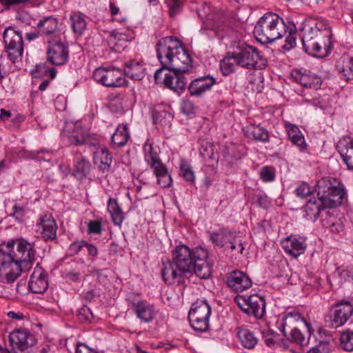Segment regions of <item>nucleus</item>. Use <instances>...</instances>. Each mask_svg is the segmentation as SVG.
Here are the masks:
<instances>
[{
    "label": "nucleus",
    "mask_w": 353,
    "mask_h": 353,
    "mask_svg": "<svg viewBox=\"0 0 353 353\" xmlns=\"http://www.w3.org/2000/svg\"><path fill=\"white\" fill-rule=\"evenodd\" d=\"M10 350L3 349V353H30L36 343L35 336L28 330L18 329L9 336Z\"/></svg>",
    "instance_id": "1a4fd4ad"
},
{
    "label": "nucleus",
    "mask_w": 353,
    "mask_h": 353,
    "mask_svg": "<svg viewBox=\"0 0 353 353\" xmlns=\"http://www.w3.org/2000/svg\"><path fill=\"white\" fill-rule=\"evenodd\" d=\"M330 345L329 341H320L317 345L311 347L307 353H330Z\"/></svg>",
    "instance_id": "603ef678"
},
{
    "label": "nucleus",
    "mask_w": 353,
    "mask_h": 353,
    "mask_svg": "<svg viewBox=\"0 0 353 353\" xmlns=\"http://www.w3.org/2000/svg\"><path fill=\"white\" fill-rule=\"evenodd\" d=\"M180 174L184 178V179L190 183H194L195 181L194 172L192 170L190 165L186 163H182L181 165V173Z\"/></svg>",
    "instance_id": "3c124183"
},
{
    "label": "nucleus",
    "mask_w": 353,
    "mask_h": 353,
    "mask_svg": "<svg viewBox=\"0 0 353 353\" xmlns=\"http://www.w3.org/2000/svg\"><path fill=\"white\" fill-rule=\"evenodd\" d=\"M34 244L16 239L0 244V277L8 283L14 282L23 271L30 269L35 260Z\"/></svg>",
    "instance_id": "f03ea898"
},
{
    "label": "nucleus",
    "mask_w": 353,
    "mask_h": 353,
    "mask_svg": "<svg viewBox=\"0 0 353 353\" xmlns=\"http://www.w3.org/2000/svg\"><path fill=\"white\" fill-rule=\"evenodd\" d=\"M327 216L331 219L332 222H327L326 220H324L323 221V225L325 228H330V231L334 233H339L343 230L344 226L339 219L330 212H327Z\"/></svg>",
    "instance_id": "09e8293b"
},
{
    "label": "nucleus",
    "mask_w": 353,
    "mask_h": 353,
    "mask_svg": "<svg viewBox=\"0 0 353 353\" xmlns=\"http://www.w3.org/2000/svg\"><path fill=\"white\" fill-rule=\"evenodd\" d=\"M336 150L347 169L353 171V137L350 135L341 137L336 144Z\"/></svg>",
    "instance_id": "aec40b11"
},
{
    "label": "nucleus",
    "mask_w": 353,
    "mask_h": 353,
    "mask_svg": "<svg viewBox=\"0 0 353 353\" xmlns=\"http://www.w3.org/2000/svg\"><path fill=\"white\" fill-rule=\"evenodd\" d=\"M37 228L45 241L53 240L57 236V226L54 219L50 215H44L37 223Z\"/></svg>",
    "instance_id": "5701e85b"
},
{
    "label": "nucleus",
    "mask_w": 353,
    "mask_h": 353,
    "mask_svg": "<svg viewBox=\"0 0 353 353\" xmlns=\"http://www.w3.org/2000/svg\"><path fill=\"white\" fill-rule=\"evenodd\" d=\"M153 121L155 124L162 126L170 125L172 114L165 110H161V107H155L152 110Z\"/></svg>",
    "instance_id": "e433bc0d"
},
{
    "label": "nucleus",
    "mask_w": 353,
    "mask_h": 353,
    "mask_svg": "<svg viewBox=\"0 0 353 353\" xmlns=\"http://www.w3.org/2000/svg\"><path fill=\"white\" fill-rule=\"evenodd\" d=\"M281 245L284 250L294 257H297L303 254L306 248V245L303 240H301L292 235L283 239L281 241Z\"/></svg>",
    "instance_id": "b1692460"
},
{
    "label": "nucleus",
    "mask_w": 353,
    "mask_h": 353,
    "mask_svg": "<svg viewBox=\"0 0 353 353\" xmlns=\"http://www.w3.org/2000/svg\"><path fill=\"white\" fill-rule=\"evenodd\" d=\"M76 353H97L94 349L84 343H79L76 347Z\"/></svg>",
    "instance_id": "680f3d73"
},
{
    "label": "nucleus",
    "mask_w": 353,
    "mask_h": 353,
    "mask_svg": "<svg viewBox=\"0 0 353 353\" xmlns=\"http://www.w3.org/2000/svg\"><path fill=\"white\" fill-rule=\"evenodd\" d=\"M210 239L216 246L224 250H236L240 254H242L244 250V247L237 233L228 230L226 228L220 229L217 232H210Z\"/></svg>",
    "instance_id": "9b49d317"
},
{
    "label": "nucleus",
    "mask_w": 353,
    "mask_h": 353,
    "mask_svg": "<svg viewBox=\"0 0 353 353\" xmlns=\"http://www.w3.org/2000/svg\"><path fill=\"white\" fill-rule=\"evenodd\" d=\"M92 77L96 81L107 87H121L125 84L122 70L114 67H99L95 69Z\"/></svg>",
    "instance_id": "ddd939ff"
},
{
    "label": "nucleus",
    "mask_w": 353,
    "mask_h": 353,
    "mask_svg": "<svg viewBox=\"0 0 353 353\" xmlns=\"http://www.w3.org/2000/svg\"><path fill=\"white\" fill-rule=\"evenodd\" d=\"M296 32L294 24L287 26V34L284 36L285 37V44L283 49L289 50L294 48L296 45Z\"/></svg>",
    "instance_id": "a18cd8bd"
},
{
    "label": "nucleus",
    "mask_w": 353,
    "mask_h": 353,
    "mask_svg": "<svg viewBox=\"0 0 353 353\" xmlns=\"http://www.w3.org/2000/svg\"><path fill=\"white\" fill-rule=\"evenodd\" d=\"M340 346L347 352L353 351V332L351 330L344 331L340 337Z\"/></svg>",
    "instance_id": "49530a36"
},
{
    "label": "nucleus",
    "mask_w": 353,
    "mask_h": 353,
    "mask_svg": "<svg viewBox=\"0 0 353 353\" xmlns=\"http://www.w3.org/2000/svg\"><path fill=\"white\" fill-rule=\"evenodd\" d=\"M181 110L187 115L194 113V105L190 101H184L181 104Z\"/></svg>",
    "instance_id": "052dcab7"
},
{
    "label": "nucleus",
    "mask_w": 353,
    "mask_h": 353,
    "mask_svg": "<svg viewBox=\"0 0 353 353\" xmlns=\"http://www.w3.org/2000/svg\"><path fill=\"white\" fill-rule=\"evenodd\" d=\"M298 322H303L308 327L305 318L302 316L298 310L294 309L287 311L281 319L277 320L276 325L284 336H287V330L290 329L291 330Z\"/></svg>",
    "instance_id": "412c9836"
},
{
    "label": "nucleus",
    "mask_w": 353,
    "mask_h": 353,
    "mask_svg": "<svg viewBox=\"0 0 353 353\" xmlns=\"http://www.w3.org/2000/svg\"><path fill=\"white\" fill-rule=\"evenodd\" d=\"M90 171V162L83 157H79L76 159L74 175L82 179L85 177Z\"/></svg>",
    "instance_id": "37998d69"
},
{
    "label": "nucleus",
    "mask_w": 353,
    "mask_h": 353,
    "mask_svg": "<svg viewBox=\"0 0 353 353\" xmlns=\"http://www.w3.org/2000/svg\"><path fill=\"white\" fill-rule=\"evenodd\" d=\"M28 288L35 294H42L46 292L48 288L47 274L39 263L36 265L30 276L28 282Z\"/></svg>",
    "instance_id": "6ab92c4d"
},
{
    "label": "nucleus",
    "mask_w": 353,
    "mask_h": 353,
    "mask_svg": "<svg viewBox=\"0 0 353 353\" xmlns=\"http://www.w3.org/2000/svg\"><path fill=\"white\" fill-rule=\"evenodd\" d=\"M260 176L263 181L270 182L274 180L275 174L274 170L270 167H263L260 172Z\"/></svg>",
    "instance_id": "5fc2aeb1"
},
{
    "label": "nucleus",
    "mask_w": 353,
    "mask_h": 353,
    "mask_svg": "<svg viewBox=\"0 0 353 353\" xmlns=\"http://www.w3.org/2000/svg\"><path fill=\"white\" fill-rule=\"evenodd\" d=\"M236 59L234 54H232V50L227 53L221 63V69L224 75H228L235 70L236 65Z\"/></svg>",
    "instance_id": "79ce46f5"
},
{
    "label": "nucleus",
    "mask_w": 353,
    "mask_h": 353,
    "mask_svg": "<svg viewBox=\"0 0 353 353\" xmlns=\"http://www.w3.org/2000/svg\"><path fill=\"white\" fill-rule=\"evenodd\" d=\"M132 309L136 316L142 323L152 322L157 314L154 305L145 300H138L132 303Z\"/></svg>",
    "instance_id": "f3484780"
},
{
    "label": "nucleus",
    "mask_w": 353,
    "mask_h": 353,
    "mask_svg": "<svg viewBox=\"0 0 353 353\" xmlns=\"http://www.w3.org/2000/svg\"><path fill=\"white\" fill-rule=\"evenodd\" d=\"M353 314V305L350 301H341L333 305L325 316V322L330 327L343 325Z\"/></svg>",
    "instance_id": "f8f14e48"
},
{
    "label": "nucleus",
    "mask_w": 353,
    "mask_h": 353,
    "mask_svg": "<svg viewBox=\"0 0 353 353\" xmlns=\"http://www.w3.org/2000/svg\"><path fill=\"white\" fill-rule=\"evenodd\" d=\"M302 43L305 51L318 58L327 56L332 48V30L323 19H309L301 28Z\"/></svg>",
    "instance_id": "7ed1b4c3"
},
{
    "label": "nucleus",
    "mask_w": 353,
    "mask_h": 353,
    "mask_svg": "<svg viewBox=\"0 0 353 353\" xmlns=\"http://www.w3.org/2000/svg\"><path fill=\"white\" fill-rule=\"evenodd\" d=\"M324 209H327V208H324L318 198L309 199L303 208L305 212L304 216L313 221L319 218L321 212Z\"/></svg>",
    "instance_id": "cd10ccee"
},
{
    "label": "nucleus",
    "mask_w": 353,
    "mask_h": 353,
    "mask_svg": "<svg viewBox=\"0 0 353 353\" xmlns=\"http://www.w3.org/2000/svg\"><path fill=\"white\" fill-rule=\"evenodd\" d=\"M191 272L201 279L212 276V263L209 261L208 251L201 247L190 249L183 244L176 246L172 250V260L162 264L163 281L168 285L183 284L185 274Z\"/></svg>",
    "instance_id": "f257e3e1"
},
{
    "label": "nucleus",
    "mask_w": 353,
    "mask_h": 353,
    "mask_svg": "<svg viewBox=\"0 0 353 353\" xmlns=\"http://www.w3.org/2000/svg\"><path fill=\"white\" fill-rule=\"evenodd\" d=\"M227 284L234 292H243L252 286L250 278L240 270H234L227 274Z\"/></svg>",
    "instance_id": "a211bd4d"
},
{
    "label": "nucleus",
    "mask_w": 353,
    "mask_h": 353,
    "mask_svg": "<svg viewBox=\"0 0 353 353\" xmlns=\"http://www.w3.org/2000/svg\"><path fill=\"white\" fill-rule=\"evenodd\" d=\"M125 74L135 81H140L144 77V68L139 61H129L125 63Z\"/></svg>",
    "instance_id": "7c9ffc66"
},
{
    "label": "nucleus",
    "mask_w": 353,
    "mask_h": 353,
    "mask_svg": "<svg viewBox=\"0 0 353 353\" xmlns=\"http://www.w3.org/2000/svg\"><path fill=\"white\" fill-rule=\"evenodd\" d=\"M161 68L187 73L192 68V59L182 42L173 37L161 38L156 45Z\"/></svg>",
    "instance_id": "20e7f679"
},
{
    "label": "nucleus",
    "mask_w": 353,
    "mask_h": 353,
    "mask_svg": "<svg viewBox=\"0 0 353 353\" xmlns=\"http://www.w3.org/2000/svg\"><path fill=\"white\" fill-rule=\"evenodd\" d=\"M112 159V155L105 148H101L95 152L94 162L98 165L99 169L103 172L110 170Z\"/></svg>",
    "instance_id": "2f4dec72"
},
{
    "label": "nucleus",
    "mask_w": 353,
    "mask_h": 353,
    "mask_svg": "<svg viewBox=\"0 0 353 353\" xmlns=\"http://www.w3.org/2000/svg\"><path fill=\"white\" fill-rule=\"evenodd\" d=\"M294 79L296 82L303 85L304 87L312 88L315 86L314 81H316L317 84L321 81L319 78H312L310 75L302 74L301 72H296Z\"/></svg>",
    "instance_id": "8fccbe9b"
},
{
    "label": "nucleus",
    "mask_w": 353,
    "mask_h": 353,
    "mask_svg": "<svg viewBox=\"0 0 353 353\" xmlns=\"http://www.w3.org/2000/svg\"><path fill=\"white\" fill-rule=\"evenodd\" d=\"M57 20L52 17H45L43 20H40L37 26L41 34L49 35L54 32L57 28Z\"/></svg>",
    "instance_id": "58836bf2"
},
{
    "label": "nucleus",
    "mask_w": 353,
    "mask_h": 353,
    "mask_svg": "<svg viewBox=\"0 0 353 353\" xmlns=\"http://www.w3.org/2000/svg\"><path fill=\"white\" fill-rule=\"evenodd\" d=\"M154 173L157 178L158 184L163 188H169L172 183V177L168 174L165 165H160L157 168L153 169Z\"/></svg>",
    "instance_id": "4c0bfd02"
},
{
    "label": "nucleus",
    "mask_w": 353,
    "mask_h": 353,
    "mask_svg": "<svg viewBox=\"0 0 353 353\" xmlns=\"http://www.w3.org/2000/svg\"><path fill=\"white\" fill-rule=\"evenodd\" d=\"M339 275L341 279L345 282H353V267L339 271Z\"/></svg>",
    "instance_id": "13d9d810"
},
{
    "label": "nucleus",
    "mask_w": 353,
    "mask_h": 353,
    "mask_svg": "<svg viewBox=\"0 0 353 353\" xmlns=\"http://www.w3.org/2000/svg\"><path fill=\"white\" fill-rule=\"evenodd\" d=\"M288 341L298 343L301 345H305L308 343L303 333L296 327H293L287 336H284Z\"/></svg>",
    "instance_id": "de8ad7c7"
},
{
    "label": "nucleus",
    "mask_w": 353,
    "mask_h": 353,
    "mask_svg": "<svg viewBox=\"0 0 353 353\" xmlns=\"http://www.w3.org/2000/svg\"><path fill=\"white\" fill-rule=\"evenodd\" d=\"M180 2L179 0H172L170 6V14L171 16H174L180 11Z\"/></svg>",
    "instance_id": "e2e57ef3"
},
{
    "label": "nucleus",
    "mask_w": 353,
    "mask_h": 353,
    "mask_svg": "<svg viewBox=\"0 0 353 353\" xmlns=\"http://www.w3.org/2000/svg\"><path fill=\"white\" fill-rule=\"evenodd\" d=\"M127 41L128 38L125 34L114 30L108 37V43L113 51L120 52L125 48Z\"/></svg>",
    "instance_id": "c756f323"
},
{
    "label": "nucleus",
    "mask_w": 353,
    "mask_h": 353,
    "mask_svg": "<svg viewBox=\"0 0 353 353\" xmlns=\"http://www.w3.org/2000/svg\"><path fill=\"white\" fill-rule=\"evenodd\" d=\"M318 199L324 208H334L342 203L345 194V188L339 181L332 177H323L315 187Z\"/></svg>",
    "instance_id": "0eeeda50"
},
{
    "label": "nucleus",
    "mask_w": 353,
    "mask_h": 353,
    "mask_svg": "<svg viewBox=\"0 0 353 353\" xmlns=\"http://www.w3.org/2000/svg\"><path fill=\"white\" fill-rule=\"evenodd\" d=\"M232 54L236 59L237 65L247 69H261L265 65V59L258 49L244 41H235L232 43Z\"/></svg>",
    "instance_id": "6e6552de"
},
{
    "label": "nucleus",
    "mask_w": 353,
    "mask_h": 353,
    "mask_svg": "<svg viewBox=\"0 0 353 353\" xmlns=\"http://www.w3.org/2000/svg\"><path fill=\"white\" fill-rule=\"evenodd\" d=\"M247 134L248 137H252L256 141L261 142H267L269 141L268 132L259 125H251L248 128Z\"/></svg>",
    "instance_id": "ea45409f"
},
{
    "label": "nucleus",
    "mask_w": 353,
    "mask_h": 353,
    "mask_svg": "<svg viewBox=\"0 0 353 353\" xmlns=\"http://www.w3.org/2000/svg\"><path fill=\"white\" fill-rule=\"evenodd\" d=\"M48 61L54 65H64L68 59V47L61 41L50 43L47 50Z\"/></svg>",
    "instance_id": "dca6fc26"
},
{
    "label": "nucleus",
    "mask_w": 353,
    "mask_h": 353,
    "mask_svg": "<svg viewBox=\"0 0 353 353\" xmlns=\"http://www.w3.org/2000/svg\"><path fill=\"white\" fill-rule=\"evenodd\" d=\"M70 19L73 32L75 34L81 35L87 26L84 17L80 13H73L70 16Z\"/></svg>",
    "instance_id": "a19ab883"
},
{
    "label": "nucleus",
    "mask_w": 353,
    "mask_h": 353,
    "mask_svg": "<svg viewBox=\"0 0 353 353\" xmlns=\"http://www.w3.org/2000/svg\"><path fill=\"white\" fill-rule=\"evenodd\" d=\"M336 68L347 81L353 79V57L343 54L337 61Z\"/></svg>",
    "instance_id": "393cba45"
},
{
    "label": "nucleus",
    "mask_w": 353,
    "mask_h": 353,
    "mask_svg": "<svg viewBox=\"0 0 353 353\" xmlns=\"http://www.w3.org/2000/svg\"><path fill=\"white\" fill-rule=\"evenodd\" d=\"M70 143L74 145H82L86 143V138L83 129L79 124H68L65 129Z\"/></svg>",
    "instance_id": "c85d7f7f"
},
{
    "label": "nucleus",
    "mask_w": 353,
    "mask_h": 353,
    "mask_svg": "<svg viewBox=\"0 0 353 353\" xmlns=\"http://www.w3.org/2000/svg\"><path fill=\"white\" fill-rule=\"evenodd\" d=\"M211 314V307L206 301L197 300L192 304L188 316L194 315L202 318H209Z\"/></svg>",
    "instance_id": "72a5a7b5"
},
{
    "label": "nucleus",
    "mask_w": 353,
    "mask_h": 353,
    "mask_svg": "<svg viewBox=\"0 0 353 353\" xmlns=\"http://www.w3.org/2000/svg\"><path fill=\"white\" fill-rule=\"evenodd\" d=\"M89 234H100L102 232L101 221L98 220L90 221L88 223Z\"/></svg>",
    "instance_id": "4d7b16f0"
},
{
    "label": "nucleus",
    "mask_w": 353,
    "mask_h": 353,
    "mask_svg": "<svg viewBox=\"0 0 353 353\" xmlns=\"http://www.w3.org/2000/svg\"><path fill=\"white\" fill-rule=\"evenodd\" d=\"M310 186L306 183H302L295 190V194L300 198H305L311 194Z\"/></svg>",
    "instance_id": "6e6d98bb"
},
{
    "label": "nucleus",
    "mask_w": 353,
    "mask_h": 353,
    "mask_svg": "<svg viewBox=\"0 0 353 353\" xmlns=\"http://www.w3.org/2000/svg\"><path fill=\"white\" fill-rule=\"evenodd\" d=\"M285 128L289 139L292 144L296 145L301 152L305 151L307 145L299 128L296 125L291 123L286 124Z\"/></svg>",
    "instance_id": "bb28decb"
},
{
    "label": "nucleus",
    "mask_w": 353,
    "mask_h": 353,
    "mask_svg": "<svg viewBox=\"0 0 353 353\" xmlns=\"http://www.w3.org/2000/svg\"><path fill=\"white\" fill-rule=\"evenodd\" d=\"M183 74L159 68L154 77L157 83L163 84L166 88L180 94L185 90L187 85V79Z\"/></svg>",
    "instance_id": "9d476101"
},
{
    "label": "nucleus",
    "mask_w": 353,
    "mask_h": 353,
    "mask_svg": "<svg viewBox=\"0 0 353 353\" xmlns=\"http://www.w3.org/2000/svg\"><path fill=\"white\" fill-rule=\"evenodd\" d=\"M216 83V79L211 75L203 76L193 80L188 87L192 96L201 97L205 92L209 91Z\"/></svg>",
    "instance_id": "4be33fe9"
},
{
    "label": "nucleus",
    "mask_w": 353,
    "mask_h": 353,
    "mask_svg": "<svg viewBox=\"0 0 353 353\" xmlns=\"http://www.w3.org/2000/svg\"><path fill=\"white\" fill-rule=\"evenodd\" d=\"M236 302L246 314L253 315L257 319L262 318L265 312V299L256 294L250 296H239Z\"/></svg>",
    "instance_id": "4468645a"
},
{
    "label": "nucleus",
    "mask_w": 353,
    "mask_h": 353,
    "mask_svg": "<svg viewBox=\"0 0 353 353\" xmlns=\"http://www.w3.org/2000/svg\"><path fill=\"white\" fill-rule=\"evenodd\" d=\"M108 210L110 212L112 222L117 225H121L123 221V214L117 200L110 198L108 203Z\"/></svg>",
    "instance_id": "c9c22d12"
},
{
    "label": "nucleus",
    "mask_w": 353,
    "mask_h": 353,
    "mask_svg": "<svg viewBox=\"0 0 353 353\" xmlns=\"http://www.w3.org/2000/svg\"><path fill=\"white\" fill-rule=\"evenodd\" d=\"M13 216L18 220L22 219L24 216V209L23 207L14 205L13 207Z\"/></svg>",
    "instance_id": "69168bd1"
},
{
    "label": "nucleus",
    "mask_w": 353,
    "mask_h": 353,
    "mask_svg": "<svg viewBox=\"0 0 353 353\" xmlns=\"http://www.w3.org/2000/svg\"><path fill=\"white\" fill-rule=\"evenodd\" d=\"M85 244V241H76L71 243L69 247V252L70 254L74 255L78 254L83 248H84Z\"/></svg>",
    "instance_id": "bf43d9fd"
},
{
    "label": "nucleus",
    "mask_w": 353,
    "mask_h": 353,
    "mask_svg": "<svg viewBox=\"0 0 353 353\" xmlns=\"http://www.w3.org/2000/svg\"><path fill=\"white\" fill-rule=\"evenodd\" d=\"M256 203L259 205V206L263 208H267L270 204L267 197L261 194H258L256 196Z\"/></svg>",
    "instance_id": "0e129e2a"
},
{
    "label": "nucleus",
    "mask_w": 353,
    "mask_h": 353,
    "mask_svg": "<svg viewBox=\"0 0 353 353\" xmlns=\"http://www.w3.org/2000/svg\"><path fill=\"white\" fill-rule=\"evenodd\" d=\"M130 138L128 128L126 124L119 125L114 133L112 135L111 141L113 147H122L125 145Z\"/></svg>",
    "instance_id": "473e14b6"
},
{
    "label": "nucleus",
    "mask_w": 353,
    "mask_h": 353,
    "mask_svg": "<svg viewBox=\"0 0 353 353\" xmlns=\"http://www.w3.org/2000/svg\"><path fill=\"white\" fill-rule=\"evenodd\" d=\"M65 275L70 281L74 282L79 281L81 276L80 272L74 270L67 272Z\"/></svg>",
    "instance_id": "774afa93"
},
{
    "label": "nucleus",
    "mask_w": 353,
    "mask_h": 353,
    "mask_svg": "<svg viewBox=\"0 0 353 353\" xmlns=\"http://www.w3.org/2000/svg\"><path fill=\"white\" fill-rule=\"evenodd\" d=\"M84 248H86L88 249L89 255H90L91 256H97L98 254V250L95 245L91 243H88V242L85 241Z\"/></svg>",
    "instance_id": "338daca9"
},
{
    "label": "nucleus",
    "mask_w": 353,
    "mask_h": 353,
    "mask_svg": "<svg viewBox=\"0 0 353 353\" xmlns=\"http://www.w3.org/2000/svg\"><path fill=\"white\" fill-rule=\"evenodd\" d=\"M79 319L82 322H91L93 319V314L91 310L86 305H83L78 311Z\"/></svg>",
    "instance_id": "864d4df0"
},
{
    "label": "nucleus",
    "mask_w": 353,
    "mask_h": 353,
    "mask_svg": "<svg viewBox=\"0 0 353 353\" xmlns=\"http://www.w3.org/2000/svg\"><path fill=\"white\" fill-rule=\"evenodd\" d=\"M145 160L153 170L163 165L157 151L154 150L151 143H146L144 145Z\"/></svg>",
    "instance_id": "f704fd0d"
},
{
    "label": "nucleus",
    "mask_w": 353,
    "mask_h": 353,
    "mask_svg": "<svg viewBox=\"0 0 353 353\" xmlns=\"http://www.w3.org/2000/svg\"><path fill=\"white\" fill-rule=\"evenodd\" d=\"M3 41L6 44V52L10 61L13 63L23 52V42L20 31L13 28L6 29L3 32Z\"/></svg>",
    "instance_id": "2eb2a0df"
},
{
    "label": "nucleus",
    "mask_w": 353,
    "mask_h": 353,
    "mask_svg": "<svg viewBox=\"0 0 353 353\" xmlns=\"http://www.w3.org/2000/svg\"><path fill=\"white\" fill-rule=\"evenodd\" d=\"M236 336L243 347L247 349H253L258 343L256 336L245 326H240L236 328Z\"/></svg>",
    "instance_id": "a878e982"
},
{
    "label": "nucleus",
    "mask_w": 353,
    "mask_h": 353,
    "mask_svg": "<svg viewBox=\"0 0 353 353\" xmlns=\"http://www.w3.org/2000/svg\"><path fill=\"white\" fill-rule=\"evenodd\" d=\"M254 34L261 43H271L287 34V25L277 14L268 12L257 21Z\"/></svg>",
    "instance_id": "423d86ee"
},
{
    "label": "nucleus",
    "mask_w": 353,
    "mask_h": 353,
    "mask_svg": "<svg viewBox=\"0 0 353 353\" xmlns=\"http://www.w3.org/2000/svg\"><path fill=\"white\" fill-rule=\"evenodd\" d=\"M192 328L198 332H203L209 328V318H202L194 316V315L188 316Z\"/></svg>",
    "instance_id": "c03bdc74"
},
{
    "label": "nucleus",
    "mask_w": 353,
    "mask_h": 353,
    "mask_svg": "<svg viewBox=\"0 0 353 353\" xmlns=\"http://www.w3.org/2000/svg\"><path fill=\"white\" fill-rule=\"evenodd\" d=\"M161 68L187 73L192 68V59L182 42L173 37L161 38L156 45Z\"/></svg>",
    "instance_id": "39448f33"
}]
</instances>
